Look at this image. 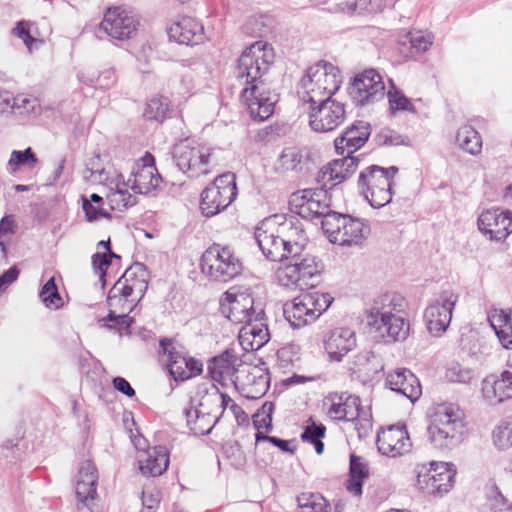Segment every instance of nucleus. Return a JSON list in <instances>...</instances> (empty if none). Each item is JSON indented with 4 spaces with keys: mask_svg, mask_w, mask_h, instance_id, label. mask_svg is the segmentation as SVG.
Segmentation results:
<instances>
[{
    "mask_svg": "<svg viewBox=\"0 0 512 512\" xmlns=\"http://www.w3.org/2000/svg\"><path fill=\"white\" fill-rule=\"evenodd\" d=\"M488 319L494 331L512 326L510 313L505 310H494Z\"/></svg>",
    "mask_w": 512,
    "mask_h": 512,
    "instance_id": "nucleus-57",
    "label": "nucleus"
},
{
    "mask_svg": "<svg viewBox=\"0 0 512 512\" xmlns=\"http://www.w3.org/2000/svg\"><path fill=\"white\" fill-rule=\"evenodd\" d=\"M167 111V102H162L160 99H152L147 105V114L156 120L164 118Z\"/></svg>",
    "mask_w": 512,
    "mask_h": 512,
    "instance_id": "nucleus-62",
    "label": "nucleus"
},
{
    "mask_svg": "<svg viewBox=\"0 0 512 512\" xmlns=\"http://www.w3.org/2000/svg\"><path fill=\"white\" fill-rule=\"evenodd\" d=\"M375 141L379 146H398L408 145L409 138L392 129L383 128L376 134Z\"/></svg>",
    "mask_w": 512,
    "mask_h": 512,
    "instance_id": "nucleus-52",
    "label": "nucleus"
},
{
    "mask_svg": "<svg viewBox=\"0 0 512 512\" xmlns=\"http://www.w3.org/2000/svg\"><path fill=\"white\" fill-rule=\"evenodd\" d=\"M326 427L323 424H317L311 420V423L308 424L303 433L301 434V439L304 442L312 443L319 439H322L325 436Z\"/></svg>",
    "mask_w": 512,
    "mask_h": 512,
    "instance_id": "nucleus-56",
    "label": "nucleus"
},
{
    "mask_svg": "<svg viewBox=\"0 0 512 512\" xmlns=\"http://www.w3.org/2000/svg\"><path fill=\"white\" fill-rule=\"evenodd\" d=\"M201 271L211 281L227 283L243 271V264L235 252L228 246L213 244L201 257Z\"/></svg>",
    "mask_w": 512,
    "mask_h": 512,
    "instance_id": "nucleus-5",
    "label": "nucleus"
},
{
    "mask_svg": "<svg viewBox=\"0 0 512 512\" xmlns=\"http://www.w3.org/2000/svg\"><path fill=\"white\" fill-rule=\"evenodd\" d=\"M39 297L49 308L53 307L58 309L63 305L62 298L58 292V288L53 277L44 284L39 292Z\"/></svg>",
    "mask_w": 512,
    "mask_h": 512,
    "instance_id": "nucleus-50",
    "label": "nucleus"
},
{
    "mask_svg": "<svg viewBox=\"0 0 512 512\" xmlns=\"http://www.w3.org/2000/svg\"><path fill=\"white\" fill-rule=\"evenodd\" d=\"M339 69L331 63L320 61L310 66L300 80L298 94L304 104L331 98L340 88Z\"/></svg>",
    "mask_w": 512,
    "mask_h": 512,
    "instance_id": "nucleus-3",
    "label": "nucleus"
},
{
    "mask_svg": "<svg viewBox=\"0 0 512 512\" xmlns=\"http://www.w3.org/2000/svg\"><path fill=\"white\" fill-rule=\"evenodd\" d=\"M275 60L273 47L256 41L247 47L238 59L235 76L243 85L241 99L251 118L262 122L274 112L277 95L267 87L265 76Z\"/></svg>",
    "mask_w": 512,
    "mask_h": 512,
    "instance_id": "nucleus-1",
    "label": "nucleus"
},
{
    "mask_svg": "<svg viewBox=\"0 0 512 512\" xmlns=\"http://www.w3.org/2000/svg\"><path fill=\"white\" fill-rule=\"evenodd\" d=\"M493 443L500 450L512 447V415L505 417L492 433Z\"/></svg>",
    "mask_w": 512,
    "mask_h": 512,
    "instance_id": "nucleus-45",
    "label": "nucleus"
},
{
    "mask_svg": "<svg viewBox=\"0 0 512 512\" xmlns=\"http://www.w3.org/2000/svg\"><path fill=\"white\" fill-rule=\"evenodd\" d=\"M145 291L143 284H131L120 278L109 291L107 302L110 307L121 305V307H126L128 312H131L134 307L132 304L133 300L129 301L128 298L134 292H137L142 297Z\"/></svg>",
    "mask_w": 512,
    "mask_h": 512,
    "instance_id": "nucleus-35",
    "label": "nucleus"
},
{
    "mask_svg": "<svg viewBox=\"0 0 512 512\" xmlns=\"http://www.w3.org/2000/svg\"><path fill=\"white\" fill-rule=\"evenodd\" d=\"M297 503L301 512H329L326 500L318 493H302Z\"/></svg>",
    "mask_w": 512,
    "mask_h": 512,
    "instance_id": "nucleus-48",
    "label": "nucleus"
},
{
    "mask_svg": "<svg viewBox=\"0 0 512 512\" xmlns=\"http://www.w3.org/2000/svg\"><path fill=\"white\" fill-rule=\"evenodd\" d=\"M458 298V294L452 289H444L426 307L424 321L427 330L432 336H441L447 330Z\"/></svg>",
    "mask_w": 512,
    "mask_h": 512,
    "instance_id": "nucleus-13",
    "label": "nucleus"
},
{
    "mask_svg": "<svg viewBox=\"0 0 512 512\" xmlns=\"http://www.w3.org/2000/svg\"><path fill=\"white\" fill-rule=\"evenodd\" d=\"M303 153L298 147H285L279 155L276 169L279 171H300L302 169Z\"/></svg>",
    "mask_w": 512,
    "mask_h": 512,
    "instance_id": "nucleus-42",
    "label": "nucleus"
},
{
    "mask_svg": "<svg viewBox=\"0 0 512 512\" xmlns=\"http://www.w3.org/2000/svg\"><path fill=\"white\" fill-rule=\"evenodd\" d=\"M446 378L451 382L468 383L473 378V370L459 363H452L446 370Z\"/></svg>",
    "mask_w": 512,
    "mask_h": 512,
    "instance_id": "nucleus-55",
    "label": "nucleus"
},
{
    "mask_svg": "<svg viewBox=\"0 0 512 512\" xmlns=\"http://www.w3.org/2000/svg\"><path fill=\"white\" fill-rule=\"evenodd\" d=\"M130 312L126 307H121V313L116 314L113 310H110L105 321L113 322L115 326L129 328L132 324V318L128 316Z\"/></svg>",
    "mask_w": 512,
    "mask_h": 512,
    "instance_id": "nucleus-61",
    "label": "nucleus"
},
{
    "mask_svg": "<svg viewBox=\"0 0 512 512\" xmlns=\"http://www.w3.org/2000/svg\"><path fill=\"white\" fill-rule=\"evenodd\" d=\"M455 475L452 464L431 462L430 468L418 467L416 486L426 494L441 496L452 488Z\"/></svg>",
    "mask_w": 512,
    "mask_h": 512,
    "instance_id": "nucleus-14",
    "label": "nucleus"
},
{
    "mask_svg": "<svg viewBox=\"0 0 512 512\" xmlns=\"http://www.w3.org/2000/svg\"><path fill=\"white\" fill-rule=\"evenodd\" d=\"M139 469L145 476L156 477L163 474L169 465V453L164 446H154L138 456Z\"/></svg>",
    "mask_w": 512,
    "mask_h": 512,
    "instance_id": "nucleus-32",
    "label": "nucleus"
},
{
    "mask_svg": "<svg viewBox=\"0 0 512 512\" xmlns=\"http://www.w3.org/2000/svg\"><path fill=\"white\" fill-rule=\"evenodd\" d=\"M276 21L268 14H255L247 17L242 25V31L245 35L251 37H267L275 29Z\"/></svg>",
    "mask_w": 512,
    "mask_h": 512,
    "instance_id": "nucleus-36",
    "label": "nucleus"
},
{
    "mask_svg": "<svg viewBox=\"0 0 512 512\" xmlns=\"http://www.w3.org/2000/svg\"><path fill=\"white\" fill-rule=\"evenodd\" d=\"M256 372L259 370L254 369ZM246 390L247 398L256 399L264 395L269 388V376L260 371L259 375L249 372L247 375Z\"/></svg>",
    "mask_w": 512,
    "mask_h": 512,
    "instance_id": "nucleus-46",
    "label": "nucleus"
},
{
    "mask_svg": "<svg viewBox=\"0 0 512 512\" xmlns=\"http://www.w3.org/2000/svg\"><path fill=\"white\" fill-rule=\"evenodd\" d=\"M386 386L402 394L411 402H415L422 393L418 378L406 368L389 373L386 377Z\"/></svg>",
    "mask_w": 512,
    "mask_h": 512,
    "instance_id": "nucleus-30",
    "label": "nucleus"
},
{
    "mask_svg": "<svg viewBox=\"0 0 512 512\" xmlns=\"http://www.w3.org/2000/svg\"><path fill=\"white\" fill-rule=\"evenodd\" d=\"M187 359L188 355L187 353L180 358L179 360H172L171 364H167L168 370L170 374L173 376V378L178 381H185L187 380L186 376V368H187Z\"/></svg>",
    "mask_w": 512,
    "mask_h": 512,
    "instance_id": "nucleus-59",
    "label": "nucleus"
},
{
    "mask_svg": "<svg viewBox=\"0 0 512 512\" xmlns=\"http://www.w3.org/2000/svg\"><path fill=\"white\" fill-rule=\"evenodd\" d=\"M38 163V158L31 147L25 150H13L7 162V171L15 174L21 169H33Z\"/></svg>",
    "mask_w": 512,
    "mask_h": 512,
    "instance_id": "nucleus-40",
    "label": "nucleus"
},
{
    "mask_svg": "<svg viewBox=\"0 0 512 512\" xmlns=\"http://www.w3.org/2000/svg\"><path fill=\"white\" fill-rule=\"evenodd\" d=\"M160 353L167 357V364H171L172 360H179L187 352L185 348L173 339L162 338L159 341Z\"/></svg>",
    "mask_w": 512,
    "mask_h": 512,
    "instance_id": "nucleus-54",
    "label": "nucleus"
},
{
    "mask_svg": "<svg viewBox=\"0 0 512 512\" xmlns=\"http://www.w3.org/2000/svg\"><path fill=\"white\" fill-rule=\"evenodd\" d=\"M386 4V0H342L337 3V9L347 14H375Z\"/></svg>",
    "mask_w": 512,
    "mask_h": 512,
    "instance_id": "nucleus-38",
    "label": "nucleus"
},
{
    "mask_svg": "<svg viewBox=\"0 0 512 512\" xmlns=\"http://www.w3.org/2000/svg\"><path fill=\"white\" fill-rule=\"evenodd\" d=\"M309 125L316 132H329L341 125L346 117L344 104L325 98L308 107Z\"/></svg>",
    "mask_w": 512,
    "mask_h": 512,
    "instance_id": "nucleus-17",
    "label": "nucleus"
},
{
    "mask_svg": "<svg viewBox=\"0 0 512 512\" xmlns=\"http://www.w3.org/2000/svg\"><path fill=\"white\" fill-rule=\"evenodd\" d=\"M183 414L186 418L187 425L194 435L210 434L215 424L219 421V418H216L212 426L208 428L198 425L199 422H204L207 418H210V414H201L198 409L192 406L184 408Z\"/></svg>",
    "mask_w": 512,
    "mask_h": 512,
    "instance_id": "nucleus-44",
    "label": "nucleus"
},
{
    "mask_svg": "<svg viewBox=\"0 0 512 512\" xmlns=\"http://www.w3.org/2000/svg\"><path fill=\"white\" fill-rule=\"evenodd\" d=\"M342 158L335 159L325 165L318 173L317 181L323 183V186H327L328 182L342 181L349 178L355 173L358 167L359 158L353 156V154L342 155Z\"/></svg>",
    "mask_w": 512,
    "mask_h": 512,
    "instance_id": "nucleus-28",
    "label": "nucleus"
},
{
    "mask_svg": "<svg viewBox=\"0 0 512 512\" xmlns=\"http://www.w3.org/2000/svg\"><path fill=\"white\" fill-rule=\"evenodd\" d=\"M398 173L396 166L383 168L371 165L360 172L358 186L373 208H381L392 200V180Z\"/></svg>",
    "mask_w": 512,
    "mask_h": 512,
    "instance_id": "nucleus-6",
    "label": "nucleus"
},
{
    "mask_svg": "<svg viewBox=\"0 0 512 512\" xmlns=\"http://www.w3.org/2000/svg\"><path fill=\"white\" fill-rule=\"evenodd\" d=\"M148 271L144 264L136 262L132 264L124 274L121 279L131 284H143L145 286V290L148 286Z\"/></svg>",
    "mask_w": 512,
    "mask_h": 512,
    "instance_id": "nucleus-51",
    "label": "nucleus"
},
{
    "mask_svg": "<svg viewBox=\"0 0 512 512\" xmlns=\"http://www.w3.org/2000/svg\"><path fill=\"white\" fill-rule=\"evenodd\" d=\"M220 152V149L207 144L185 140L174 146L173 159L180 171L189 177H198L207 174L210 165L220 161Z\"/></svg>",
    "mask_w": 512,
    "mask_h": 512,
    "instance_id": "nucleus-4",
    "label": "nucleus"
},
{
    "mask_svg": "<svg viewBox=\"0 0 512 512\" xmlns=\"http://www.w3.org/2000/svg\"><path fill=\"white\" fill-rule=\"evenodd\" d=\"M368 325L374 338L386 343L405 340L409 334V323L390 309L373 308L368 316Z\"/></svg>",
    "mask_w": 512,
    "mask_h": 512,
    "instance_id": "nucleus-12",
    "label": "nucleus"
},
{
    "mask_svg": "<svg viewBox=\"0 0 512 512\" xmlns=\"http://www.w3.org/2000/svg\"><path fill=\"white\" fill-rule=\"evenodd\" d=\"M270 219L274 220L272 221L273 225L278 224V232L287 246L291 257L299 256L308 241L301 221L295 216L285 218L284 216L275 215Z\"/></svg>",
    "mask_w": 512,
    "mask_h": 512,
    "instance_id": "nucleus-23",
    "label": "nucleus"
},
{
    "mask_svg": "<svg viewBox=\"0 0 512 512\" xmlns=\"http://www.w3.org/2000/svg\"><path fill=\"white\" fill-rule=\"evenodd\" d=\"M370 125L364 121H356L334 140L337 154H353L369 139Z\"/></svg>",
    "mask_w": 512,
    "mask_h": 512,
    "instance_id": "nucleus-27",
    "label": "nucleus"
},
{
    "mask_svg": "<svg viewBox=\"0 0 512 512\" xmlns=\"http://www.w3.org/2000/svg\"><path fill=\"white\" fill-rule=\"evenodd\" d=\"M489 512H512V503L498 490L492 487L487 496Z\"/></svg>",
    "mask_w": 512,
    "mask_h": 512,
    "instance_id": "nucleus-53",
    "label": "nucleus"
},
{
    "mask_svg": "<svg viewBox=\"0 0 512 512\" xmlns=\"http://www.w3.org/2000/svg\"><path fill=\"white\" fill-rule=\"evenodd\" d=\"M139 21L131 12L121 7L108 8L99 25V32L115 40L130 39L137 31Z\"/></svg>",
    "mask_w": 512,
    "mask_h": 512,
    "instance_id": "nucleus-18",
    "label": "nucleus"
},
{
    "mask_svg": "<svg viewBox=\"0 0 512 512\" xmlns=\"http://www.w3.org/2000/svg\"><path fill=\"white\" fill-rule=\"evenodd\" d=\"M108 203L112 210L123 211L136 203L134 197L125 188V184H117L115 189H111L107 195Z\"/></svg>",
    "mask_w": 512,
    "mask_h": 512,
    "instance_id": "nucleus-43",
    "label": "nucleus"
},
{
    "mask_svg": "<svg viewBox=\"0 0 512 512\" xmlns=\"http://www.w3.org/2000/svg\"><path fill=\"white\" fill-rule=\"evenodd\" d=\"M356 347V335L350 328H335L324 338V348L329 359L341 362Z\"/></svg>",
    "mask_w": 512,
    "mask_h": 512,
    "instance_id": "nucleus-26",
    "label": "nucleus"
},
{
    "mask_svg": "<svg viewBox=\"0 0 512 512\" xmlns=\"http://www.w3.org/2000/svg\"><path fill=\"white\" fill-rule=\"evenodd\" d=\"M478 228L491 240H505L512 233V213L500 208L483 211L478 217Z\"/></svg>",
    "mask_w": 512,
    "mask_h": 512,
    "instance_id": "nucleus-21",
    "label": "nucleus"
},
{
    "mask_svg": "<svg viewBox=\"0 0 512 512\" xmlns=\"http://www.w3.org/2000/svg\"><path fill=\"white\" fill-rule=\"evenodd\" d=\"M240 365V359L233 349H226L223 353L213 357L208 363V373L211 378L219 383L225 379H232L236 373V366Z\"/></svg>",
    "mask_w": 512,
    "mask_h": 512,
    "instance_id": "nucleus-34",
    "label": "nucleus"
},
{
    "mask_svg": "<svg viewBox=\"0 0 512 512\" xmlns=\"http://www.w3.org/2000/svg\"><path fill=\"white\" fill-rule=\"evenodd\" d=\"M333 298L319 291L305 292L284 305L283 313L293 328L315 322L331 305Z\"/></svg>",
    "mask_w": 512,
    "mask_h": 512,
    "instance_id": "nucleus-7",
    "label": "nucleus"
},
{
    "mask_svg": "<svg viewBox=\"0 0 512 512\" xmlns=\"http://www.w3.org/2000/svg\"><path fill=\"white\" fill-rule=\"evenodd\" d=\"M389 82L390 89L387 92V97L391 112L395 113L396 111H407L415 113L416 109L411 101L399 89L396 88L392 80H389Z\"/></svg>",
    "mask_w": 512,
    "mask_h": 512,
    "instance_id": "nucleus-49",
    "label": "nucleus"
},
{
    "mask_svg": "<svg viewBox=\"0 0 512 512\" xmlns=\"http://www.w3.org/2000/svg\"><path fill=\"white\" fill-rule=\"evenodd\" d=\"M161 182L162 177L155 166L154 157L148 152L141 159V164L138 163L133 168L128 179L132 190L143 195H154L159 190Z\"/></svg>",
    "mask_w": 512,
    "mask_h": 512,
    "instance_id": "nucleus-20",
    "label": "nucleus"
},
{
    "mask_svg": "<svg viewBox=\"0 0 512 512\" xmlns=\"http://www.w3.org/2000/svg\"><path fill=\"white\" fill-rule=\"evenodd\" d=\"M483 397L492 405L500 404L512 399V364L507 363L506 368L498 378L486 377L482 382Z\"/></svg>",
    "mask_w": 512,
    "mask_h": 512,
    "instance_id": "nucleus-25",
    "label": "nucleus"
},
{
    "mask_svg": "<svg viewBox=\"0 0 512 512\" xmlns=\"http://www.w3.org/2000/svg\"><path fill=\"white\" fill-rule=\"evenodd\" d=\"M110 257L106 253L97 252L92 255V266L94 271L99 274L100 280L105 284L106 270L110 266Z\"/></svg>",
    "mask_w": 512,
    "mask_h": 512,
    "instance_id": "nucleus-58",
    "label": "nucleus"
},
{
    "mask_svg": "<svg viewBox=\"0 0 512 512\" xmlns=\"http://www.w3.org/2000/svg\"><path fill=\"white\" fill-rule=\"evenodd\" d=\"M291 262L278 271V279L283 286L295 285L301 289L314 287L320 281L322 266L313 256L301 258V254L290 257Z\"/></svg>",
    "mask_w": 512,
    "mask_h": 512,
    "instance_id": "nucleus-11",
    "label": "nucleus"
},
{
    "mask_svg": "<svg viewBox=\"0 0 512 512\" xmlns=\"http://www.w3.org/2000/svg\"><path fill=\"white\" fill-rule=\"evenodd\" d=\"M369 470L366 462L359 456L351 454L349 479L346 483V489L356 495L362 494L363 480L368 478Z\"/></svg>",
    "mask_w": 512,
    "mask_h": 512,
    "instance_id": "nucleus-37",
    "label": "nucleus"
},
{
    "mask_svg": "<svg viewBox=\"0 0 512 512\" xmlns=\"http://www.w3.org/2000/svg\"><path fill=\"white\" fill-rule=\"evenodd\" d=\"M98 471L94 463L85 460L79 467L75 484V493L78 500V508H87L90 512H99L96 505Z\"/></svg>",
    "mask_w": 512,
    "mask_h": 512,
    "instance_id": "nucleus-19",
    "label": "nucleus"
},
{
    "mask_svg": "<svg viewBox=\"0 0 512 512\" xmlns=\"http://www.w3.org/2000/svg\"><path fill=\"white\" fill-rule=\"evenodd\" d=\"M14 221L10 216H5L0 221V250L5 252L6 238L13 233Z\"/></svg>",
    "mask_w": 512,
    "mask_h": 512,
    "instance_id": "nucleus-63",
    "label": "nucleus"
},
{
    "mask_svg": "<svg viewBox=\"0 0 512 512\" xmlns=\"http://www.w3.org/2000/svg\"><path fill=\"white\" fill-rule=\"evenodd\" d=\"M321 225L329 241L341 246L361 245L370 233V226L361 219L338 212L328 215Z\"/></svg>",
    "mask_w": 512,
    "mask_h": 512,
    "instance_id": "nucleus-8",
    "label": "nucleus"
},
{
    "mask_svg": "<svg viewBox=\"0 0 512 512\" xmlns=\"http://www.w3.org/2000/svg\"><path fill=\"white\" fill-rule=\"evenodd\" d=\"M456 142L463 151L471 155H477L481 152L482 138L471 125H464L458 129Z\"/></svg>",
    "mask_w": 512,
    "mask_h": 512,
    "instance_id": "nucleus-39",
    "label": "nucleus"
},
{
    "mask_svg": "<svg viewBox=\"0 0 512 512\" xmlns=\"http://www.w3.org/2000/svg\"><path fill=\"white\" fill-rule=\"evenodd\" d=\"M270 339L267 324L264 317H257L246 323L239 333V343L245 351L261 349Z\"/></svg>",
    "mask_w": 512,
    "mask_h": 512,
    "instance_id": "nucleus-31",
    "label": "nucleus"
},
{
    "mask_svg": "<svg viewBox=\"0 0 512 512\" xmlns=\"http://www.w3.org/2000/svg\"><path fill=\"white\" fill-rule=\"evenodd\" d=\"M221 314L236 324H246L257 317H265L264 310L254 305V298L248 293H224L220 300Z\"/></svg>",
    "mask_w": 512,
    "mask_h": 512,
    "instance_id": "nucleus-16",
    "label": "nucleus"
},
{
    "mask_svg": "<svg viewBox=\"0 0 512 512\" xmlns=\"http://www.w3.org/2000/svg\"><path fill=\"white\" fill-rule=\"evenodd\" d=\"M13 34L20 38L27 48L31 50V46L35 42V38L31 36L27 22H18L16 27L13 29Z\"/></svg>",
    "mask_w": 512,
    "mask_h": 512,
    "instance_id": "nucleus-64",
    "label": "nucleus"
},
{
    "mask_svg": "<svg viewBox=\"0 0 512 512\" xmlns=\"http://www.w3.org/2000/svg\"><path fill=\"white\" fill-rule=\"evenodd\" d=\"M325 187L322 185L321 188L294 192L289 200L291 211L304 219L322 218V221H325L328 215L335 214L332 210L331 194Z\"/></svg>",
    "mask_w": 512,
    "mask_h": 512,
    "instance_id": "nucleus-9",
    "label": "nucleus"
},
{
    "mask_svg": "<svg viewBox=\"0 0 512 512\" xmlns=\"http://www.w3.org/2000/svg\"><path fill=\"white\" fill-rule=\"evenodd\" d=\"M434 36L430 32L410 31L400 41L402 44H410L415 53H424L433 44Z\"/></svg>",
    "mask_w": 512,
    "mask_h": 512,
    "instance_id": "nucleus-47",
    "label": "nucleus"
},
{
    "mask_svg": "<svg viewBox=\"0 0 512 512\" xmlns=\"http://www.w3.org/2000/svg\"><path fill=\"white\" fill-rule=\"evenodd\" d=\"M327 400L331 402L328 415L338 421H354L360 415V399L347 393H330Z\"/></svg>",
    "mask_w": 512,
    "mask_h": 512,
    "instance_id": "nucleus-29",
    "label": "nucleus"
},
{
    "mask_svg": "<svg viewBox=\"0 0 512 512\" xmlns=\"http://www.w3.org/2000/svg\"><path fill=\"white\" fill-rule=\"evenodd\" d=\"M411 441L405 426L391 425L377 435V447L381 454L396 457L410 451Z\"/></svg>",
    "mask_w": 512,
    "mask_h": 512,
    "instance_id": "nucleus-24",
    "label": "nucleus"
},
{
    "mask_svg": "<svg viewBox=\"0 0 512 512\" xmlns=\"http://www.w3.org/2000/svg\"><path fill=\"white\" fill-rule=\"evenodd\" d=\"M40 112L41 106L36 97L25 94L13 95L11 112H9V114L17 116H36L40 114Z\"/></svg>",
    "mask_w": 512,
    "mask_h": 512,
    "instance_id": "nucleus-41",
    "label": "nucleus"
},
{
    "mask_svg": "<svg viewBox=\"0 0 512 512\" xmlns=\"http://www.w3.org/2000/svg\"><path fill=\"white\" fill-rule=\"evenodd\" d=\"M237 197L235 175L231 172L217 176L201 193L200 209L205 217L225 210Z\"/></svg>",
    "mask_w": 512,
    "mask_h": 512,
    "instance_id": "nucleus-10",
    "label": "nucleus"
},
{
    "mask_svg": "<svg viewBox=\"0 0 512 512\" xmlns=\"http://www.w3.org/2000/svg\"><path fill=\"white\" fill-rule=\"evenodd\" d=\"M349 94L357 106L374 104L385 96V84L380 73L369 68L356 74L349 88Z\"/></svg>",
    "mask_w": 512,
    "mask_h": 512,
    "instance_id": "nucleus-15",
    "label": "nucleus"
},
{
    "mask_svg": "<svg viewBox=\"0 0 512 512\" xmlns=\"http://www.w3.org/2000/svg\"><path fill=\"white\" fill-rule=\"evenodd\" d=\"M464 427L460 409L453 404H441L427 428L429 442L437 450L450 451L461 442Z\"/></svg>",
    "mask_w": 512,
    "mask_h": 512,
    "instance_id": "nucleus-2",
    "label": "nucleus"
},
{
    "mask_svg": "<svg viewBox=\"0 0 512 512\" xmlns=\"http://www.w3.org/2000/svg\"><path fill=\"white\" fill-rule=\"evenodd\" d=\"M272 221L271 219H266L261 227L256 229V242L267 259L271 261L289 259L291 254L288 253V248L282 237H280L278 229L274 231L271 227L273 225Z\"/></svg>",
    "mask_w": 512,
    "mask_h": 512,
    "instance_id": "nucleus-22",
    "label": "nucleus"
},
{
    "mask_svg": "<svg viewBox=\"0 0 512 512\" xmlns=\"http://www.w3.org/2000/svg\"><path fill=\"white\" fill-rule=\"evenodd\" d=\"M169 38L184 45H197L203 40V26L191 17H183L168 30Z\"/></svg>",
    "mask_w": 512,
    "mask_h": 512,
    "instance_id": "nucleus-33",
    "label": "nucleus"
},
{
    "mask_svg": "<svg viewBox=\"0 0 512 512\" xmlns=\"http://www.w3.org/2000/svg\"><path fill=\"white\" fill-rule=\"evenodd\" d=\"M205 400L211 402H220L222 412L229 408L232 402H234V400L228 394L220 392V390L215 385H212L211 391H207Z\"/></svg>",
    "mask_w": 512,
    "mask_h": 512,
    "instance_id": "nucleus-60",
    "label": "nucleus"
}]
</instances>
